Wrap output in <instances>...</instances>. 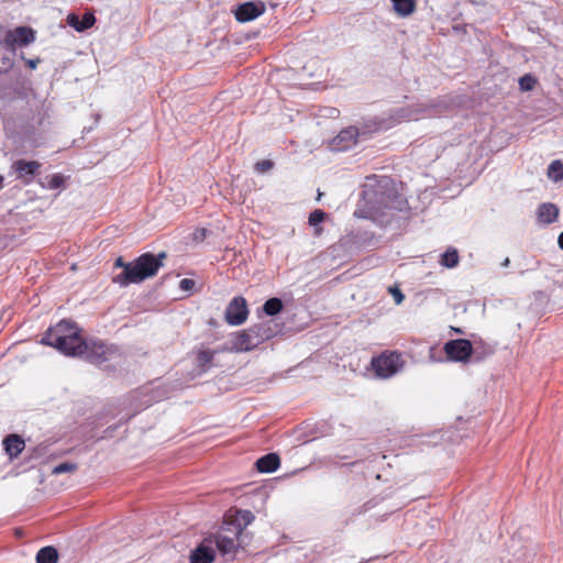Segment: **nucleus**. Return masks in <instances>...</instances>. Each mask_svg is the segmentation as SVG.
Segmentation results:
<instances>
[{
	"label": "nucleus",
	"instance_id": "nucleus-5",
	"mask_svg": "<svg viewBox=\"0 0 563 563\" xmlns=\"http://www.w3.org/2000/svg\"><path fill=\"white\" fill-rule=\"evenodd\" d=\"M372 368L378 378L387 379L398 374L405 362L397 352H384L372 358Z\"/></svg>",
	"mask_w": 563,
	"mask_h": 563
},
{
	"label": "nucleus",
	"instance_id": "nucleus-16",
	"mask_svg": "<svg viewBox=\"0 0 563 563\" xmlns=\"http://www.w3.org/2000/svg\"><path fill=\"white\" fill-rule=\"evenodd\" d=\"M280 464L279 456L276 453H268L256 461V467L261 473L275 472Z\"/></svg>",
	"mask_w": 563,
	"mask_h": 563
},
{
	"label": "nucleus",
	"instance_id": "nucleus-18",
	"mask_svg": "<svg viewBox=\"0 0 563 563\" xmlns=\"http://www.w3.org/2000/svg\"><path fill=\"white\" fill-rule=\"evenodd\" d=\"M388 183H389V179L387 177L378 178L375 175L366 177V183L364 184V190H363L364 197L371 201L373 198H376V196H377V192L374 190L375 186L377 185L379 187H386L388 185Z\"/></svg>",
	"mask_w": 563,
	"mask_h": 563
},
{
	"label": "nucleus",
	"instance_id": "nucleus-39",
	"mask_svg": "<svg viewBox=\"0 0 563 563\" xmlns=\"http://www.w3.org/2000/svg\"><path fill=\"white\" fill-rule=\"evenodd\" d=\"M510 263L509 258H505V261L501 263L504 267L508 266Z\"/></svg>",
	"mask_w": 563,
	"mask_h": 563
},
{
	"label": "nucleus",
	"instance_id": "nucleus-12",
	"mask_svg": "<svg viewBox=\"0 0 563 563\" xmlns=\"http://www.w3.org/2000/svg\"><path fill=\"white\" fill-rule=\"evenodd\" d=\"M70 340H65L64 346H56L55 349L59 351L62 354L66 356H82L84 355V347H85V341L79 334V331L70 334Z\"/></svg>",
	"mask_w": 563,
	"mask_h": 563
},
{
	"label": "nucleus",
	"instance_id": "nucleus-38",
	"mask_svg": "<svg viewBox=\"0 0 563 563\" xmlns=\"http://www.w3.org/2000/svg\"><path fill=\"white\" fill-rule=\"evenodd\" d=\"M558 244L561 250H563V231L560 233L558 238Z\"/></svg>",
	"mask_w": 563,
	"mask_h": 563
},
{
	"label": "nucleus",
	"instance_id": "nucleus-2",
	"mask_svg": "<svg viewBox=\"0 0 563 563\" xmlns=\"http://www.w3.org/2000/svg\"><path fill=\"white\" fill-rule=\"evenodd\" d=\"M243 537L240 523L224 521L220 530L208 539H212V547L214 545L225 560H233L242 547Z\"/></svg>",
	"mask_w": 563,
	"mask_h": 563
},
{
	"label": "nucleus",
	"instance_id": "nucleus-11",
	"mask_svg": "<svg viewBox=\"0 0 563 563\" xmlns=\"http://www.w3.org/2000/svg\"><path fill=\"white\" fill-rule=\"evenodd\" d=\"M265 3L262 1H250L240 4L234 14L239 22H250L265 12Z\"/></svg>",
	"mask_w": 563,
	"mask_h": 563
},
{
	"label": "nucleus",
	"instance_id": "nucleus-15",
	"mask_svg": "<svg viewBox=\"0 0 563 563\" xmlns=\"http://www.w3.org/2000/svg\"><path fill=\"white\" fill-rule=\"evenodd\" d=\"M40 163L35 161H24L19 159L13 163L12 169L18 174V178L25 179V183H29L31 178L35 175V173L40 169Z\"/></svg>",
	"mask_w": 563,
	"mask_h": 563
},
{
	"label": "nucleus",
	"instance_id": "nucleus-28",
	"mask_svg": "<svg viewBox=\"0 0 563 563\" xmlns=\"http://www.w3.org/2000/svg\"><path fill=\"white\" fill-rule=\"evenodd\" d=\"M327 217V213L320 209L313 210L309 216V224L314 227L316 234H320L321 229L318 228V224L321 223Z\"/></svg>",
	"mask_w": 563,
	"mask_h": 563
},
{
	"label": "nucleus",
	"instance_id": "nucleus-26",
	"mask_svg": "<svg viewBox=\"0 0 563 563\" xmlns=\"http://www.w3.org/2000/svg\"><path fill=\"white\" fill-rule=\"evenodd\" d=\"M65 178L60 174H54L45 178V183L42 186L46 189H58L63 187Z\"/></svg>",
	"mask_w": 563,
	"mask_h": 563
},
{
	"label": "nucleus",
	"instance_id": "nucleus-14",
	"mask_svg": "<svg viewBox=\"0 0 563 563\" xmlns=\"http://www.w3.org/2000/svg\"><path fill=\"white\" fill-rule=\"evenodd\" d=\"M2 444L5 454L9 456L11 461L16 459L25 448V442L23 438L15 433L7 435L3 439Z\"/></svg>",
	"mask_w": 563,
	"mask_h": 563
},
{
	"label": "nucleus",
	"instance_id": "nucleus-7",
	"mask_svg": "<svg viewBox=\"0 0 563 563\" xmlns=\"http://www.w3.org/2000/svg\"><path fill=\"white\" fill-rule=\"evenodd\" d=\"M118 353V349L112 344H106L102 341H85L84 355L88 362L100 365L112 358Z\"/></svg>",
	"mask_w": 563,
	"mask_h": 563
},
{
	"label": "nucleus",
	"instance_id": "nucleus-10",
	"mask_svg": "<svg viewBox=\"0 0 563 563\" xmlns=\"http://www.w3.org/2000/svg\"><path fill=\"white\" fill-rule=\"evenodd\" d=\"M249 310L243 297H234L227 307L225 320L231 325H240L247 319Z\"/></svg>",
	"mask_w": 563,
	"mask_h": 563
},
{
	"label": "nucleus",
	"instance_id": "nucleus-22",
	"mask_svg": "<svg viewBox=\"0 0 563 563\" xmlns=\"http://www.w3.org/2000/svg\"><path fill=\"white\" fill-rule=\"evenodd\" d=\"M547 176L554 183L563 180V163L560 159L552 161L548 166Z\"/></svg>",
	"mask_w": 563,
	"mask_h": 563
},
{
	"label": "nucleus",
	"instance_id": "nucleus-3",
	"mask_svg": "<svg viewBox=\"0 0 563 563\" xmlns=\"http://www.w3.org/2000/svg\"><path fill=\"white\" fill-rule=\"evenodd\" d=\"M274 335L275 330L271 321L254 324L235 334L232 340V350L236 352L251 351Z\"/></svg>",
	"mask_w": 563,
	"mask_h": 563
},
{
	"label": "nucleus",
	"instance_id": "nucleus-25",
	"mask_svg": "<svg viewBox=\"0 0 563 563\" xmlns=\"http://www.w3.org/2000/svg\"><path fill=\"white\" fill-rule=\"evenodd\" d=\"M282 309H283V301L277 297L269 298L263 305V311L267 316H276L277 313H279L282 311Z\"/></svg>",
	"mask_w": 563,
	"mask_h": 563
},
{
	"label": "nucleus",
	"instance_id": "nucleus-30",
	"mask_svg": "<svg viewBox=\"0 0 563 563\" xmlns=\"http://www.w3.org/2000/svg\"><path fill=\"white\" fill-rule=\"evenodd\" d=\"M76 470H77V465L75 463L64 462V463L56 465L52 470V473L55 475H59L63 473H71V472H75Z\"/></svg>",
	"mask_w": 563,
	"mask_h": 563
},
{
	"label": "nucleus",
	"instance_id": "nucleus-24",
	"mask_svg": "<svg viewBox=\"0 0 563 563\" xmlns=\"http://www.w3.org/2000/svg\"><path fill=\"white\" fill-rule=\"evenodd\" d=\"M459 254L455 249H449L441 255V265L448 268H453L459 264Z\"/></svg>",
	"mask_w": 563,
	"mask_h": 563
},
{
	"label": "nucleus",
	"instance_id": "nucleus-8",
	"mask_svg": "<svg viewBox=\"0 0 563 563\" xmlns=\"http://www.w3.org/2000/svg\"><path fill=\"white\" fill-rule=\"evenodd\" d=\"M35 41V33L31 27L18 26L13 30H9L2 44L10 51H14L18 46H26Z\"/></svg>",
	"mask_w": 563,
	"mask_h": 563
},
{
	"label": "nucleus",
	"instance_id": "nucleus-17",
	"mask_svg": "<svg viewBox=\"0 0 563 563\" xmlns=\"http://www.w3.org/2000/svg\"><path fill=\"white\" fill-rule=\"evenodd\" d=\"M538 219L544 224L553 223L559 217V209L554 203H542L538 208Z\"/></svg>",
	"mask_w": 563,
	"mask_h": 563
},
{
	"label": "nucleus",
	"instance_id": "nucleus-40",
	"mask_svg": "<svg viewBox=\"0 0 563 563\" xmlns=\"http://www.w3.org/2000/svg\"><path fill=\"white\" fill-rule=\"evenodd\" d=\"M452 330H453L454 332H456V333H462V330H461L460 328H453V327H452Z\"/></svg>",
	"mask_w": 563,
	"mask_h": 563
},
{
	"label": "nucleus",
	"instance_id": "nucleus-4",
	"mask_svg": "<svg viewBox=\"0 0 563 563\" xmlns=\"http://www.w3.org/2000/svg\"><path fill=\"white\" fill-rule=\"evenodd\" d=\"M377 125H351L342 131L333 139L332 148L335 151H346L355 144L366 141L369 135L377 130Z\"/></svg>",
	"mask_w": 563,
	"mask_h": 563
},
{
	"label": "nucleus",
	"instance_id": "nucleus-27",
	"mask_svg": "<svg viewBox=\"0 0 563 563\" xmlns=\"http://www.w3.org/2000/svg\"><path fill=\"white\" fill-rule=\"evenodd\" d=\"M254 520V515L250 510H239L234 520L227 522L240 523L243 530Z\"/></svg>",
	"mask_w": 563,
	"mask_h": 563
},
{
	"label": "nucleus",
	"instance_id": "nucleus-19",
	"mask_svg": "<svg viewBox=\"0 0 563 563\" xmlns=\"http://www.w3.org/2000/svg\"><path fill=\"white\" fill-rule=\"evenodd\" d=\"M96 19L92 13L84 14L81 20L76 14H69L67 16V23L78 32L88 30L93 25Z\"/></svg>",
	"mask_w": 563,
	"mask_h": 563
},
{
	"label": "nucleus",
	"instance_id": "nucleus-20",
	"mask_svg": "<svg viewBox=\"0 0 563 563\" xmlns=\"http://www.w3.org/2000/svg\"><path fill=\"white\" fill-rule=\"evenodd\" d=\"M397 15L409 16L416 10V0H390Z\"/></svg>",
	"mask_w": 563,
	"mask_h": 563
},
{
	"label": "nucleus",
	"instance_id": "nucleus-33",
	"mask_svg": "<svg viewBox=\"0 0 563 563\" xmlns=\"http://www.w3.org/2000/svg\"><path fill=\"white\" fill-rule=\"evenodd\" d=\"M194 286H195V282L189 278H184L179 283V288L183 291H190L194 288Z\"/></svg>",
	"mask_w": 563,
	"mask_h": 563
},
{
	"label": "nucleus",
	"instance_id": "nucleus-35",
	"mask_svg": "<svg viewBox=\"0 0 563 563\" xmlns=\"http://www.w3.org/2000/svg\"><path fill=\"white\" fill-rule=\"evenodd\" d=\"M12 65V62L9 57L3 58L2 66H0V73L9 69Z\"/></svg>",
	"mask_w": 563,
	"mask_h": 563
},
{
	"label": "nucleus",
	"instance_id": "nucleus-41",
	"mask_svg": "<svg viewBox=\"0 0 563 563\" xmlns=\"http://www.w3.org/2000/svg\"><path fill=\"white\" fill-rule=\"evenodd\" d=\"M3 187V177L0 175V189Z\"/></svg>",
	"mask_w": 563,
	"mask_h": 563
},
{
	"label": "nucleus",
	"instance_id": "nucleus-36",
	"mask_svg": "<svg viewBox=\"0 0 563 563\" xmlns=\"http://www.w3.org/2000/svg\"><path fill=\"white\" fill-rule=\"evenodd\" d=\"M40 63V59H27L26 60V65L31 68V69H35L37 67V64Z\"/></svg>",
	"mask_w": 563,
	"mask_h": 563
},
{
	"label": "nucleus",
	"instance_id": "nucleus-31",
	"mask_svg": "<svg viewBox=\"0 0 563 563\" xmlns=\"http://www.w3.org/2000/svg\"><path fill=\"white\" fill-rule=\"evenodd\" d=\"M536 85V79L531 75H525L519 79V86L522 91L532 90Z\"/></svg>",
	"mask_w": 563,
	"mask_h": 563
},
{
	"label": "nucleus",
	"instance_id": "nucleus-37",
	"mask_svg": "<svg viewBox=\"0 0 563 563\" xmlns=\"http://www.w3.org/2000/svg\"><path fill=\"white\" fill-rule=\"evenodd\" d=\"M205 232H206L205 230H201V231L196 232V233H195V239H196V240H201V239H203V236H205Z\"/></svg>",
	"mask_w": 563,
	"mask_h": 563
},
{
	"label": "nucleus",
	"instance_id": "nucleus-13",
	"mask_svg": "<svg viewBox=\"0 0 563 563\" xmlns=\"http://www.w3.org/2000/svg\"><path fill=\"white\" fill-rule=\"evenodd\" d=\"M214 559L212 539H203L200 545L192 551L190 563H211Z\"/></svg>",
	"mask_w": 563,
	"mask_h": 563
},
{
	"label": "nucleus",
	"instance_id": "nucleus-32",
	"mask_svg": "<svg viewBox=\"0 0 563 563\" xmlns=\"http://www.w3.org/2000/svg\"><path fill=\"white\" fill-rule=\"evenodd\" d=\"M273 163L268 159L260 161L255 164V169L260 173H266L272 169Z\"/></svg>",
	"mask_w": 563,
	"mask_h": 563
},
{
	"label": "nucleus",
	"instance_id": "nucleus-1",
	"mask_svg": "<svg viewBox=\"0 0 563 563\" xmlns=\"http://www.w3.org/2000/svg\"><path fill=\"white\" fill-rule=\"evenodd\" d=\"M165 257V252H161L157 255L145 253L130 263H125L122 257H119L114 266L122 267L123 271L113 277V283L121 287H126L131 284H140L156 275L158 269L163 266V260Z\"/></svg>",
	"mask_w": 563,
	"mask_h": 563
},
{
	"label": "nucleus",
	"instance_id": "nucleus-6",
	"mask_svg": "<svg viewBox=\"0 0 563 563\" xmlns=\"http://www.w3.org/2000/svg\"><path fill=\"white\" fill-rule=\"evenodd\" d=\"M78 332L77 325L68 320L59 321L55 327L49 328L44 336L41 339V343L48 346H64L65 340H70V334Z\"/></svg>",
	"mask_w": 563,
	"mask_h": 563
},
{
	"label": "nucleus",
	"instance_id": "nucleus-21",
	"mask_svg": "<svg viewBox=\"0 0 563 563\" xmlns=\"http://www.w3.org/2000/svg\"><path fill=\"white\" fill-rule=\"evenodd\" d=\"M58 552L54 547H44L36 554V563H57Z\"/></svg>",
	"mask_w": 563,
	"mask_h": 563
},
{
	"label": "nucleus",
	"instance_id": "nucleus-34",
	"mask_svg": "<svg viewBox=\"0 0 563 563\" xmlns=\"http://www.w3.org/2000/svg\"><path fill=\"white\" fill-rule=\"evenodd\" d=\"M390 292L393 294L394 296V299L396 301V303H401L402 300H404V295L402 292L398 289V288H395V289H390Z\"/></svg>",
	"mask_w": 563,
	"mask_h": 563
},
{
	"label": "nucleus",
	"instance_id": "nucleus-9",
	"mask_svg": "<svg viewBox=\"0 0 563 563\" xmlns=\"http://www.w3.org/2000/svg\"><path fill=\"white\" fill-rule=\"evenodd\" d=\"M444 352L448 357L455 362H466L474 352L471 341L466 339H456L448 341L444 344Z\"/></svg>",
	"mask_w": 563,
	"mask_h": 563
},
{
	"label": "nucleus",
	"instance_id": "nucleus-23",
	"mask_svg": "<svg viewBox=\"0 0 563 563\" xmlns=\"http://www.w3.org/2000/svg\"><path fill=\"white\" fill-rule=\"evenodd\" d=\"M420 112L426 113L428 115L438 113V111H433L431 108H422V109H418V110L410 111V112L400 110L398 118H399V120H407V121L418 120L421 118V115L419 114Z\"/></svg>",
	"mask_w": 563,
	"mask_h": 563
},
{
	"label": "nucleus",
	"instance_id": "nucleus-29",
	"mask_svg": "<svg viewBox=\"0 0 563 563\" xmlns=\"http://www.w3.org/2000/svg\"><path fill=\"white\" fill-rule=\"evenodd\" d=\"M214 356V351L211 350H202L198 353L197 361L199 366L206 367L211 363Z\"/></svg>",
	"mask_w": 563,
	"mask_h": 563
}]
</instances>
